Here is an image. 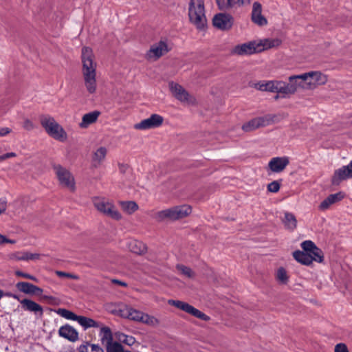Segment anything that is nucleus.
I'll return each mask as SVG.
<instances>
[{"instance_id": "nucleus-1", "label": "nucleus", "mask_w": 352, "mask_h": 352, "mask_svg": "<svg viewBox=\"0 0 352 352\" xmlns=\"http://www.w3.org/2000/svg\"><path fill=\"white\" fill-rule=\"evenodd\" d=\"M82 74L87 91L93 94L97 89L96 69L97 63L92 50L83 47L81 52Z\"/></svg>"}, {"instance_id": "nucleus-2", "label": "nucleus", "mask_w": 352, "mask_h": 352, "mask_svg": "<svg viewBox=\"0 0 352 352\" xmlns=\"http://www.w3.org/2000/svg\"><path fill=\"white\" fill-rule=\"evenodd\" d=\"M190 21L200 30H204L207 19L205 14L204 0H190L188 6Z\"/></svg>"}, {"instance_id": "nucleus-3", "label": "nucleus", "mask_w": 352, "mask_h": 352, "mask_svg": "<svg viewBox=\"0 0 352 352\" xmlns=\"http://www.w3.org/2000/svg\"><path fill=\"white\" fill-rule=\"evenodd\" d=\"M41 124L45 132L52 138L61 142H65L68 135L63 127L52 116H43L41 118Z\"/></svg>"}, {"instance_id": "nucleus-4", "label": "nucleus", "mask_w": 352, "mask_h": 352, "mask_svg": "<svg viewBox=\"0 0 352 352\" xmlns=\"http://www.w3.org/2000/svg\"><path fill=\"white\" fill-rule=\"evenodd\" d=\"M191 212V207L188 205L178 206L156 212L155 219L158 221L165 219L177 220L188 216Z\"/></svg>"}, {"instance_id": "nucleus-5", "label": "nucleus", "mask_w": 352, "mask_h": 352, "mask_svg": "<svg viewBox=\"0 0 352 352\" xmlns=\"http://www.w3.org/2000/svg\"><path fill=\"white\" fill-rule=\"evenodd\" d=\"M302 80L305 82V90H314L327 84L328 76L320 70H311L303 73Z\"/></svg>"}, {"instance_id": "nucleus-6", "label": "nucleus", "mask_w": 352, "mask_h": 352, "mask_svg": "<svg viewBox=\"0 0 352 352\" xmlns=\"http://www.w3.org/2000/svg\"><path fill=\"white\" fill-rule=\"evenodd\" d=\"M95 208L103 214L114 220H121L122 214L118 210L113 203L104 198H96L94 201Z\"/></svg>"}, {"instance_id": "nucleus-7", "label": "nucleus", "mask_w": 352, "mask_h": 352, "mask_svg": "<svg viewBox=\"0 0 352 352\" xmlns=\"http://www.w3.org/2000/svg\"><path fill=\"white\" fill-rule=\"evenodd\" d=\"M172 48L171 43L166 39H162L151 45L146 56L149 60L155 61L167 54Z\"/></svg>"}, {"instance_id": "nucleus-8", "label": "nucleus", "mask_w": 352, "mask_h": 352, "mask_svg": "<svg viewBox=\"0 0 352 352\" xmlns=\"http://www.w3.org/2000/svg\"><path fill=\"white\" fill-rule=\"evenodd\" d=\"M168 86L173 96L181 102L188 105H192L196 103L195 98L190 95L180 85L174 82H169Z\"/></svg>"}, {"instance_id": "nucleus-9", "label": "nucleus", "mask_w": 352, "mask_h": 352, "mask_svg": "<svg viewBox=\"0 0 352 352\" xmlns=\"http://www.w3.org/2000/svg\"><path fill=\"white\" fill-rule=\"evenodd\" d=\"M54 170L60 184L70 190H74L75 180L72 173L60 165H55Z\"/></svg>"}, {"instance_id": "nucleus-10", "label": "nucleus", "mask_w": 352, "mask_h": 352, "mask_svg": "<svg viewBox=\"0 0 352 352\" xmlns=\"http://www.w3.org/2000/svg\"><path fill=\"white\" fill-rule=\"evenodd\" d=\"M168 303V305L175 306V307L186 312L187 314H189L191 316H193L204 321H208L210 320L209 316L187 302L180 300H169Z\"/></svg>"}, {"instance_id": "nucleus-11", "label": "nucleus", "mask_w": 352, "mask_h": 352, "mask_svg": "<svg viewBox=\"0 0 352 352\" xmlns=\"http://www.w3.org/2000/svg\"><path fill=\"white\" fill-rule=\"evenodd\" d=\"M164 122V118L159 114H152L149 118L142 120L141 122L134 124V129L145 131L151 129L160 127Z\"/></svg>"}, {"instance_id": "nucleus-12", "label": "nucleus", "mask_w": 352, "mask_h": 352, "mask_svg": "<svg viewBox=\"0 0 352 352\" xmlns=\"http://www.w3.org/2000/svg\"><path fill=\"white\" fill-rule=\"evenodd\" d=\"M270 123L271 119L268 116L257 117L244 123L242 126V129L245 132H251L260 127L267 126Z\"/></svg>"}, {"instance_id": "nucleus-13", "label": "nucleus", "mask_w": 352, "mask_h": 352, "mask_svg": "<svg viewBox=\"0 0 352 352\" xmlns=\"http://www.w3.org/2000/svg\"><path fill=\"white\" fill-rule=\"evenodd\" d=\"M303 74L289 77V82H285L286 94H294L298 89L305 90V82L302 80Z\"/></svg>"}, {"instance_id": "nucleus-14", "label": "nucleus", "mask_w": 352, "mask_h": 352, "mask_svg": "<svg viewBox=\"0 0 352 352\" xmlns=\"http://www.w3.org/2000/svg\"><path fill=\"white\" fill-rule=\"evenodd\" d=\"M300 246L311 257V263L313 261L322 262L323 256L321 250L311 241H305L301 243Z\"/></svg>"}, {"instance_id": "nucleus-15", "label": "nucleus", "mask_w": 352, "mask_h": 352, "mask_svg": "<svg viewBox=\"0 0 352 352\" xmlns=\"http://www.w3.org/2000/svg\"><path fill=\"white\" fill-rule=\"evenodd\" d=\"M233 53L241 56L259 53L257 41L255 40L236 45L233 49Z\"/></svg>"}, {"instance_id": "nucleus-16", "label": "nucleus", "mask_w": 352, "mask_h": 352, "mask_svg": "<svg viewBox=\"0 0 352 352\" xmlns=\"http://www.w3.org/2000/svg\"><path fill=\"white\" fill-rule=\"evenodd\" d=\"M212 23L214 27L226 30L232 28L233 25V18L228 14L219 13L213 17Z\"/></svg>"}, {"instance_id": "nucleus-17", "label": "nucleus", "mask_w": 352, "mask_h": 352, "mask_svg": "<svg viewBox=\"0 0 352 352\" xmlns=\"http://www.w3.org/2000/svg\"><path fill=\"white\" fill-rule=\"evenodd\" d=\"M142 314L143 312L126 305L120 307L117 311L118 316L135 322H140Z\"/></svg>"}, {"instance_id": "nucleus-18", "label": "nucleus", "mask_w": 352, "mask_h": 352, "mask_svg": "<svg viewBox=\"0 0 352 352\" xmlns=\"http://www.w3.org/2000/svg\"><path fill=\"white\" fill-rule=\"evenodd\" d=\"M289 163V160L288 157H276L270 160L268 166L272 172L280 173L285 168Z\"/></svg>"}, {"instance_id": "nucleus-19", "label": "nucleus", "mask_w": 352, "mask_h": 352, "mask_svg": "<svg viewBox=\"0 0 352 352\" xmlns=\"http://www.w3.org/2000/svg\"><path fill=\"white\" fill-rule=\"evenodd\" d=\"M252 20L259 26H265L267 24L266 18L262 14V6L258 2H254L252 6Z\"/></svg>"}, {"instance_id": "nucleus-20", "label": "nucleus", "mask_w": 352, "mask_h": 352, "mask_svg": "<svg viewBox=\"0 0 352 352\" xmlns=\"http://www.w3.org/2000/svg\"><path fill=\"white\" fill-rule=\"evenodd\" d=\"M16 287L19 291L29 295L40 296L43 292L41 288L28 282H19Z\"/></svg>"}, {"instance_id": "nucleus-21", "label": "nucleus", "mask_w": 352, "mask_h": 352, "mask_svg": "<svg viewBox=\"0 0 352 352\" xmlns=\"http://www.w3.org/2000/svg\"><path fill=\"white\" fill-rule=\"evenodd\" d=\"M256 41L259 52L268 50L272 48H276L282 43V41L278 38H268Z\"/></svg>"}, {"instance_id": "nucleus-22", "label": "nucleus", "mask_w": 352, "mask_h": 352, "mask_svg": "<svg viewBox=\"0 0 352 352\" xmlns=\"http://www.w3.org/2000/svg\"><path fill=\"white\" fill-rule=\"evenodd\" d=\"M344 197V193L342 192H338L335 194L329 195L325 199H324L318 206L319 210L325 211L329 209L331 206L336 204L343 199Z\"/></svg>"}, {"instance_id": "nucleus-23", "label": "nucleus", "mask_w": 352, "mask_h": 352, "mask_svg": "<svg viewBox=\"0 0 352 352\" xmlns=\"http://www.w3.org/2000/svg\"><path fill=\"white\" fill-rule=\"evenodd\" d=\"M58 335L70 342H76L78 339V331L69 324L61 326L58 329Z\"/></svg>"}, {"instance_id": "nucleus-24", "label": "nucleus", "mask_w": 352, "mask_h": 352, "mask_svg": "<svg viewBox=\"0 0 352 352\" xmlns=\"http://www.w3.org/2000/svg\"><path fill=\"white\" fill-rule=\"evenodd\" d=\"M107 154V148L105 146H99L92 154V163L95 167H98L104 161Z\"/></svg>"}, {"instance_id": "nucleus-25", "label": "nucleus", "mask_w": 352, "mask_h": 352, "mask_svg": "<svg viewBox=\"0 0 352 352\" xmlns=\"http://www.w3.org/2000/svg\"><path fill=\"white\" fill-rule=\"evenodd\" d=\"M126 247L129 251L137 254H143L146 252V245L142 241L131 239L127 242Z\"/></svg>"}, {"instance_id": "nucleus-26", "label": "nucleus", "mask_w": 352, "mask_h": 352, "mask_svg": "<svg viewBox=\"0 0 352 352\" xmlns=\"http://www.w3.org/2000/svg\"><path fill=\"white\" fill-rule=\"evenodd\" d=\"M20 303L21 304L23 309L25 311L34 312V314L39 313L41 315L43 314V307L33 300L26 298L20 300Z\"/></svg>"}, {"instance_id": "nucleus-27", "label": "nucleus", "mask_w": 352, "mask_h": 352, "mask_svg": "<svg viewBox=\"0 0 352 352\" xmlns=\"http://www.w3.org/2000/svg\"><path fill=\"white\" fill-rule=\"evenodd\" d=\"M100 113L98 111H94L85 114L82 118V121L79 126L82 129L87 128L90 124H94L98 120Z\"/></svg>"}, {"instance_id": "nucleus-28", "label": "nucleus", "mask_w": 352, "mask_h": 352, "mask_svg": "<svg viewBox=\"0 0 352 352\" xmlns=\"http://www.w3.org/2000/svg\"><path fill=\"white\" fill-rule=\"evenodd\" d=\"M343 166L338 168L335 170L334 174L332 177L331 182L334 185L339 184L342 181L346 180L347 179L351 178L350 175L349 174V171L346 170Z\"/></svg>"}, {"instance_id": "nucleus-29", "label": "nucleus", "mask_w": 352, "mask_h": 352, "mask_svg": "<svg viewBox=\"0 0 352 352\" xmlns=\"http://www.w3.org/2000/svg\"><path fill=\"white\" fill-rule=\"evenodd\" d=\"M122 210L127 214H132L139 208L133 201H120L118 202Z\"/></svg>"}, {"instance_id": "nucleus-30", "label": "nucleus", "mask_w": 352, "mask_h": 352, "mask_svg": "<svg viewBox=\"0 0 352 352\" xmlns=\"http://www.w3.org/2000/svg\"><path fill=\"white\" fill-rule=\"evenodd\" d=\"M293 256L298 263L309 265L311 264V257L305 251L297 250L293 252Z\"/></svg>"}, {"instance_id": "nucleus-31", "label": "nucleus", "mask_w": 352, "mask_h": 352, "mask_svg": "<svg viewBox=\"0 0 352 352\" xmlns=\"http://www.w3.org/2000/svg\"><path fill=\"white\" fill-rule=\"evenodd\" d=\"M78 322L80 325H81L85 329H87L88 328L91 327H100V324L95 321L94 320L87 318L85 316H79V318L78 320Z\"/></svg>"}, {"instance_id": "nucleus-32", "label": "nucleus", "mask_w": 352, "mask_h": 352, "mask_svg": "<svg viewBox=\"0 0 352 352\" xmlns=\"http://www.w3.org/2000/svg\"><path fill=\"white\" fill-rule=\"evenodd\" d=\"M270 92L287 95L285 82L282 80H272Z\"/></svg>"}, {"instance_id": "nucleus-33", "label": "nucleus", "mask_w": 352, "mask_h": 352, "mask_svg": "<svg viewBox=\"0 0 352 352\" xmlns=\"http://www.w3.org/2000/svg\"><path fill=\"white\" fill-rule=\"evenodd\" d=\"M101 340L103 344H108L112 342L113 335L111 329L107 327H101L100 328Z\"/></svg>"}, {"instance_id": "nucleus-34", "label": "nucleus", "mask_w": 352, "mask_h": 352, "mask_svg": "<svg viewBox=\"0 0 352 352\" xmlns=\"http://www.w3.org/2000/svg\"><path fill=\"white\" fill-rule=\"evenodd\" d=\"M114 337L119 342L124 343L129 346L133 345L135 342V340L133 336H127L119 331L114 333Z\"/></svg>"}, {"instance_id": "nucleus-35", "label": "nucleus", "mask_w": 352, "mask_h": 352, "mask_svg": "<svg viewBox=\"0 0 352 352\" xmlns=\"http://www.w3.org/2000/svg\"><path fill=\"white\" fill-rule=\"evenodd\" d=\"M140 322L151 327H157L160 324V320L153 316L143 313Z\"/></svg>"}, {"instance_id": "nucleus-36", "label": "nucleus", "mask_w": 352, "mask_h": 352, "mask_svg": "<svg viewBox=\"0 0 352 352\" xmlns=\"http://www.w3.org/2000/svg\"><path fill=\"white\" fill-rule=\"evenodd\" d=\"M285 226L290 230H294L296 227V219L292 213L286 212L284 217Z\"/></svg>"}, {"instance_id": "nucleus-37", "label": "nucleus", "mask_w": 352, "mask_h": 352, "mask_svg": "<svg viewBox=\"0 0 352 352\" xmlns=\"http://www.w3.org/2000/svg\"><path fill=\"white\" fill-rule=\"evenodd\" d=\"M276 278L281 284H287L289 280L287 272L285 268L280 267L277 269Z\"/></svg>"}, {"instance_id": "nucleus-38", "label": "nucleus", "mask_w": 352, "mask_h": 352, "mask_svg": "<svg viewBox=\"0 0 352 352\" xmlns=\"http://www.w3.org/2000/svg\"><path fill=\"white\" fill-rule=\"evenodd\" d=\"M57 313L60 316H62L63 318H65V319L77 321V322H78V320L80 316H77L74 312H72L69 310L65 309H59L58 310Z\"/></svg>"}, {"instance_id": "nucleus-39", "label": "nucleus", "mask_w": 352, "mask_h": 352, "mask_svg": "<svg viewBox=\"0 0 352 352\" xmlns=\"http://www.w3.org/2000/svg\"><path fill=\"white\" fill-rule=\"evenodd\" d=\"M78 351L79 352H104L99 346L90 344L80 345Z\"/></svg>"}, {"instance_id": "nucleus-40", "label": "nucleus", "mask_w": 352, "mask_h": 352, "mask_svg": "<svg viewBox=\"0 0 352 352\" xmlns=\"http://www.w3.org/2000/svg\"><path fill=\"white\" fill-rule=\"evenodd\" d=\"M272 80H261L254 84V87L261 91H271Z\"/></svg>"}, {"instance_id": "nucleus-41", "label": "nucleus", "mask_w": 352, "mask_h": 352, "mask_svg": "<svg viewBox=\"0 0 352 352\" xmlns=\"http://www.w3.org/2000/svg\"><path fill=\"white\" fill-rule=\"evenodd\" d=\"M25 251H16L10 252L8 258L11 261H24Z\"/></svg>"}, {"instance_id": "nucleus-42", "label": "nucleus", "mask_w": 352, "mask_h": 352, "mask_svg": "<svg viewBox=\"0 0 352 352\" xmlns=\"http://www.w3.org/2000/svg\"><path fill=\"white\" fill-rule=\"evenodd\" d=\"M177 271L183 276L188 278H193L195 276L194 272L189 267L184 266L183 265H177Z\"/></svg>"}, {"instance_id": "nucleus-43", "label": "nucleus", "mask_w": 352, "mask_h": 352, "mask_svg": "<svg viewBox=\"0 0 352 352\" xmlns=\"http://www.w3.org/2000/svg\"><path fill=\"white\" fill-rule=\"evenodd\" d=\"M220 10H228L234 7V0H216Z\"/></svg>"}, {"instance_id": "nucleus-44", "label": "nucleus", "mask_w": 352, "mask_h": 352, "mask_svg": "<svg viewBox=\"0 0 352 352\" xmlns=\"http://www.w3.org/2000/svg\"><path fill=\"white\" fill-rule=\"evenodd\" d=\"M41 257V254L36 252H30L25 251L24 261H37Z\"/></svg>"}, {"instance_id": "nucleus-45", "label": "nucleus", "mask_w": 352, "mask_h": 352, "mask_svg": "<svg viewBox=\"0 0 352 352\" xmlns=\"http://www.w3.org/2000/svg\"><path fill=\"white\" fill-rule=\"evenodd\" d=\"M106 346L107 352H122V346L118 342H111Z\"/></svg>"}, {"instance_id": "nucleus-46", "label": "nucleus", "mask_w": 352, "mask_h": 352, "mask_svg": "<svg viewBox=\"0 0 352 352\" xmlns=\"http://www.w3.org/2000/svg\"><path fill=\"white\" fill-rule=\"evenodd\" d=\"M15 274H16V276H17L19 277H23L25 278H28V279L32 280L35 282L38 281V279L35 276H34L30 274H28V273H24L20 270H16L15 272Z\"/></svg>"}, {"instance_id": "nucleus-47", "label": "nucleus", "mask_w": 352, "mask_h": 352, "mask_svg": "<svg viewBox=\"0 0 352 352\" xmlns=\"http://www.w3.org/2000/svg\"><path fill=\"white\" fill-rule=\"evenodd\" d=\"M56 274L59 276V277H63V278H72V279H75V280H78L79 278L78 276L76 275V274H69V273H66V272H61V271H56Z\"/></svg>"}, {"instance_id": "nucleus-48", "label": "nucleus", "mask_w": 352, "mask_h": 352, "mask_svg": "<svg viewBox=\"0 0 352 352\" xmlns=\"http://www.w3.org/2000/svg\"><path fill=\"white\" fill-rule=\"evenodd\" d=\"M267 189L270 192H276L280 189V184L278 182L274 181L268 184Z\"/></svg>"}, {"instance_id": "nucleus-49", "label": "nucleus", "mask_w": 352, "mask_h": 352, "mask_svg": "<svg viewBox=\"0 0 352 352\" xmlns=\"http://www.w3.org/2000/svg\"><path fill=\"white\" fill-rule=\"evenodd\" d=\"M334 352H349L346 345L344 343H339L335 346Z\"/></svg>"}, {"instance_id": "nucleus-50", "label": "nucleus", "mask_w": 352, "mask_h": 352, "mask_svg": "<svg viewBox=\"0 0 352 352\" xmlns=\"http://www.w3.org/2000/svg\"><path fill=\"white\" fill-rule=\"evenodd\" d=\"M23 127L28 131H31L34 128V125L32 122L28 119L24 120Z\"/></svg>"}, {"instance_id": "nucleus-51", "label": "nucleus", "mask_w": 352, "mask_h": 352, "mask_svg": "<svg viewBox=\"0 0 352 352\" xmlns=\"http://www.w3.org/2000/svg\"><path fill=\"white\" fill-rule=\"evenodd\" d=\"M7 208V200L6 198H0V215L6 211Z\"/></svg>"}, {"instance_id": "nucleus-52", "label": "nucleus", "mask_w": 352, "mask_h": 352, "mask_svg": "<svg viewBox=\"0 0 352 352\" xmlns=\"http://www.w3.org/2000/svg\"><path fill=\"white\" fill-rule=\"evenodd\" d=\"M7 243L14 244L16 241L14 240L8 239L5 236L0 234V245H3Z\"/></svg>"}, {"instance_id": "nucleus-53", "label": "nucleus", "mask_w": 352, "mask_h": 352, "mask_svg": "<svg viewBox=\"0 0 352 352\" xmlns=\"http://www.w3.org/2000/svg\"><path fill=\"white\" fill-rule=\"evenodd\" d=\"M251 0H234V6H242L248 5L250 3Z\"/></svg>"}, {"instance_id": "nucleus-54", "label": "nucleus", "mask_w": 352, "mask_h": 352, "mask_svg": "<svg viewBox=\"0 0 352 352\" xmlns=\"http://www.w3.org/2000/svg\"><path fill=\"white\" fill-rule=\"evenodd\" d=\"M11 132L10 129L8 127H0V137H3Z\"/></svg>"}, {"instance_id": "nucleus-55", "label": "nucleus", "mask_w": 352, "mask_h": 352, "mask_svg": "<svg viewBox=\"0 0 352 352\" xmlns=\"http://www.w3.org/2000/svg\"><path fill=\"white\" fill-rule=\"evenodd\" d=\"M344 167L346 168V170L349 171V174L352 178V160L348 165L344 166Z\"/></svg>"}, {"instance_id": "nucleus-56", "label": "nucleus", "mask_w": 352, "mask_h": 352, "mask_svg": "<svg viewBox=\"0 0 352 352\" xmlns=\"http://www.w3.org/2000/svg\"><path fill=\"white\" fill-rule=\"evenodd\" d=\"M4 157H5V160L8 159V158H10V157H14L16 156V154L14 152H10V153H8L6 154H4L3 155Z\"/></svg>"}, {"instance_id": "nucleus-57", "label": "nucleus", "mask_w": 352, "mask_h": 352, "mask_svg": "<svg viewBox=\"0 0 352 352\" xmlns=\"http://www.w3.org/2000/svg\"><path fill=\"white\" fill-rule=\"evenodd\" d=\"M113 282L115 283H117V284H119L122 286H126V284L125 283H123V282H121L120 280H113Z\"/></svg>"}, {"instance_id": "nucleus-58", "label": "nucleus", "mask_w": 352, "mask_h": 352, "mask_svg": "<svg viewBox=\"0 0 352 352\" xmlns=\"http://www.w3.org/2000/svg\"><path fill=\"white\" fill-rule=\"evenodd\" d=\"M12 296L14 298H15V299H16L17 300H19V302H20V300H21L18 297V296H16V295H15V294L12 295Z\"/></svg>"}, {"instance_id": "nucleus-59", "label": "nucleus", "mask_w": 352, "mask_h": 352, "mask_svg": "<svg viewBox=\"0 0 352 352\" xmlns=\"http://www.w3.org/2000/svg\"><path fill=\"white\" fill-rule=\"evenodd\" d=\"M5 160V157L4 155H0V162H2V161H4Z\"/></svg>"}, {"instance_id": "nucleus-60", "label": "nucleus", "mask_w": 352, "mask_h": 352, "mask_svg": "<svg viewBox=\"0 0 352 352\" xmlns=\"http://www.w3.org/2000/svg\"><path fill=\"white\" fill-rule=\"evenodd\" d=\"M3 296V292L0 290V298Z\"/></svg>"}]
</instances>
